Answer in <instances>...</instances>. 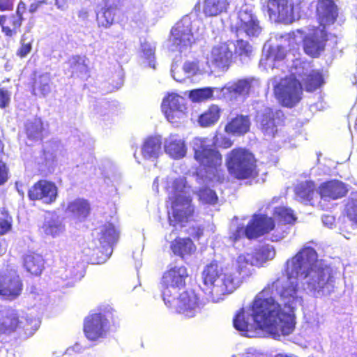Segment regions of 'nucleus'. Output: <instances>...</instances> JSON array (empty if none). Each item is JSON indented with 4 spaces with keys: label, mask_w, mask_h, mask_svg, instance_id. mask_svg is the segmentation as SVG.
<instances>
[{
    "label": "nucleus",
    "mask_w": 357,
    "mask_h": 357,
    "mask_svg": "<svg viewBox=\"0 0 357 357\" xmlns=\"http://www.w3.org/2000/svg\"><path fill=\"white\" fill-rule=\"evenodd\" d=\"M23 266L31 275L39 276L45 269V259L36 252H29L23 257Z\"/></svg>",
    "instance_id": "obj_29"
},
{
    "label": "nucleus",
    "mask_w": 357,
    "mask_h": 357,
    "mask_svg": "<svg viewBox=\"0 0 357 357\" xmlns=\"http://www.w3.org/2000/svg\"><path fill=\"white\" fill-rule=\"evenodd\" d=\"M305 89L307 92H312L324 84V78L321 73L312 70L303 79Z\"/></svg>",
    "instance_id": "obj_37"
},
{
    "label": "nucleus",
    "mask_w": 357,
    "mask_h": 357,
    "mask_svg": "<svg viewBox=\"0 0 357 357\" xmlns=\"http://www.w3.org/2000/svg\"><path fill=\"white\" fill-rule=\"evenodd\" d=\"M119 236V232L116 230L114 225L111 222L105 223L101 229L100 241L109 245H113L116 243Z\"/></svg>",
    "instance_id": "obj_39"
},
{
    "label": "nucleus",
    "mask_w": 357,
    "mask_h": 357,
    "mask_svg": "<svg viewBox=\"0 0 357 357\" xmlns=\"http://www.w3.org/2000/svg\"><path fill=\"white\" fill-rule=\"evenodd\" d=\"M44 126L40 119H34L25 126V133L29 139L32 141L40 140L44 138Z\"/></svg>",
    "instance_id": "obj_34"
},
{
    "label": "nucleus",
    "mask_w": 357,
    "mask_h": 357,
    "mask_svg": "<svg viewBox=\"0 0 357 357\" xmlns=\"http://www.w3.org/2000/svg\"><path fill=\"white\" fill-rule=\"evenodd\" d=\"M317 189L315 183L312 181H305L298 183L294 188L296 195L305 201L313 199Z\"/></svg>",
    "instance_id": "obj_35"
},
{
    "label": "nucleus",
    "mask_w": 357,
    "mask_h": 357,
    "mask_svg": "<svg viewBox=\"0 0 357 357\" xmlns=\"http://www.w3.org/2000/svg\"><path fill=\"white\" fill-rule=\"evenodd\" d=\"M8 167L5 162L0 159V185L5 183L8 179Z\"/></svg>",
    "instance_id": "obj_53"
},
{
    "label": "nucleus",
    "mask_w": 357,
    "mask_h": 357,
    "mask_svg": "<svg viewBox=\"0 0 357 357\" xmlns=\"http://www.w3.org/2000/svg\"><path fill=\"white\" fill-rule=\"evenodd\" d=\"M330 33L324 26H313L303 38L304 52L312 58H318L324 52Z\"/></svg>",
    "instance_id": "obj_8"
},
{
    "label": "nucleus",
    "mask_w": 357,
    "mask_h": 357,
    "mask_svg": "<svg viewBox=\"0 0 357 357\" xmlns=\"http://www.w3.org/2000/svg\"><path fill=\"white\" fill-rule=\"evenodd\" d=\"M316 17L319 26L326 27L335 23L338 17V8L333 0H318Z\"/></svg>",
    "instance_id": "obj_19"
},
{
    "label": "nucleus",
    "mask_w": 357,
    "mask_h": 357,
    "mask_svg": "<svg viewBox=\"0 0 357 357\" xmlns=\"http://www.w3.org/2000/svg\"><path fill=\"white\" fill-rule=\"evenodd\" d=\"M285 57V54L282 50V48H278V52L274 55V60H282Z\"/></svg>",
    "instance_id": "obj_57"
},
{
    "label": "nucleus",
    "mask_w": 357,
    "mask_h": 357,
    "mask_svg": "<svg viewBox=\"0 0 357 357\" xmlns=\"http://www.w3.org/2000/svg\"><path fill=\"white\" fill-rule=\"evenodd\" d=\"M23 282L17 271L0 273V296L3 300L12 301L20 297L23 291Z\"/></svg>",
    "instance_id": "obj_11"
},
{
    "label": "nucleus",
    "mask_w": 357,
    "mask_h": 357,
    "mask_svg": "<svg viewBox=\"0 0 357 357\" xmlns=\"http://www.w3.org/2000/svg\"><path fill=\"white\" fill-rule=\"evenodd\" d=\"M275 357H293V356H288V355L284 354H278L275 355Z\"/></svg>",
    "instance_id": "obj_61"
},
{
    "label": "nucleus",
    "mask_w": 357,
    "mask_h": 357,
    "mask_svg": "<svg viewBox=\"0 0 357 357\" xmlns=\"http://www.w3.org/2000/svg\"><path fill=\"white\" fill-rule=\"evenodd\" d=\"M161 108L167 119L177 124L185 114V99L177 93H169L163 98Z\"/></svg>",
    "instance_id": "obj_14"
},
{
    "label": "nucleus",
    "mask_w": 357,
    "mask_h": 357,
    "mask_svg": "<svg viewBox=\"0 0 357 357\" xmlns=\"http://www.w3.org/2000/svg\"><path fill=\"white\" fill-rule=\"evenodd\" d=\"M214 89L212 87H204L191 90L189 97L194 102H206L213 98Z\"/></svg>",
    "instance_id": "obj_41"
},
{
    "label": "nucleus",
    "mask_w": 357,
    "mask_h": 357,
    "mask_svg": "<svg viewBox=\"0 0 357 357\" xmlns=\"http://www.w3.org/2000/svg\"><path fill=\"white\" fill-rule=\"evenodd\" d=\"M114 8L111 7L103 8L102 12L97 15L98 26L104 28L109 27L114 22Z\"/></svg>",
    "instance_id": "obj_44"
},
{
    "label": "nucleus",
    "mask_w": 357,
    "mask_h": 357,
    "mask_svg": "<svg viewBox=\"0 0 357 357\" xmlns=\"http://www.w3.org/2000/svg\"><path fill=\"white\" fill-rule=\"evenodd\" d=\"M356 129H357V127H356Z\"/></svg>",
    "instance_id": "obj_62"
},
{
    "label": "nucleus",
    "mask_w": 357,
    "mask_h": 357,
    "mask_svg": "<svg viewBox=\"0 0 357 357\" xmlns=\"http://www.w3.org/2000/svg\"><path fill=\"white\" fill-rule=\"evenodd\" d=\"M10 102V93L6 89L0 87V108L5 109Z\"/></svg>",
    "instance_id": "obj_51"
},
{
    "label": "nucleus",
    "mask_w": 357,
    "mask_h": 357,
    "mask_svg": "<svg viewBox=\"0 0 357 357\" xmlns=\"http://www.w3.org/2000/svg\"><path fill=\"white\" fill-rule=\"evenodd\" d=\"M200 301L199 298L191 289H188L177 293L175 295V301H174L171 307L174 308L176 313L183 315L185 317H194L199 310Z\"/></svg>",
    "instance_id": "obj_13"
},
{
    "label": "nucleus",
    "mask_w": 357,
    "mask_h": 357,
    "mask_svg": "<svg viewBox=\"0 0 357 357\" xmlns=\"http://www.w3.org/2000/svg\"><path fill=\"white\" fill-rule=\"evenodd\" d=\"M274 217L284 225H294L297 218L293 211L287 207L278 206L273 211Z\"/></svg>",
    "instance_id": "obj_40"
},
{
    "label": "nucleus",
    "mask_w": 357,
    "mask_h": 357,
    "mask_svg": "<svg viewBox=\"0 0 357 357\" xmlns=\"http://www.w3.org/2000/svg\"><path fill=\"white\" fill-rule=\"evenodd\" d=\"M141 51L144 56L147 59H151L154 57L155 49L148 43L141 44Z\"/></svg>",
    "instance_id": "obj_52"
},
{
    "label": "nucleus",
    "mask_w": 357,
    "mask_h": 357,
    "mask_svg": "<svg viewBox=\"0 0 357 357\" xmlns=\"http://www.w3.org/2000/svg\"><path fill=\"white\" fill-rule=\"evenodd\" d=\"M173 44L178 47L180 52L190 47L194 42L193 34L190 29L183 23H177L171 31Z\"/></svg>",
    "instance_id": "obj_23"
},
{
    "label": "nucleus",
    "mask_w": 357,
    "mask_h": 357,
    "mask_svg": "<svg viewBox=\"0 0 357 357\" xmlns=\"http://www.w3.org/2000/svg\"><path fill=\"white\" fill-rule=\"evenodd\" d=\"M45 4H47L46 0H40L33 2L29 5V12L33 14L37 12Z\"/></svg>",
    "instance_id": "obj_55"
},
{
    "label": "nucleus",
    "mask_w": 357,
    "mask_h": 357,
    "mask_svg": "<svg viewBox=\"0 0 357 357\" xmlns=\"http://www.w3.org/2000/svg\"><path fill=\"white\" fill-rule=\"evenodd\" d=\"M188 275V269L184 266H174L164 273L162 278V297L167 307L172 306L175 295L185 286Z\"/></svg>",
    "instance_id": "obj_5"
},
{
    "label": "nucleus",
    "mask_w": 357,
    "mask_h": 357,
    "mask_svg": "<svg viewBox=\"0 0 357 357\" xmlns=\"http://www.w3.org/2000/svg\"><path fill=\"white\" fill-rule=\"evenodd\" d=\"M20 46L16 51V55L20 58L26 57L32 50V41L25 43L23 37L20 39Z\"/></svg>",
    "instance_id": "obj_50"
},
{
    "label": "nucleus",
    "mask_w": 357,
    "mask_h": 357,
    "mask_svg": "<svg viewBox=\"0 0 357 357\" xmlns=\"http://www.w3.org/2000/svg\"><path fill=\"white\" fill-rule=\"evenodd\" d=\"M317 257L313 248L303 247L285 262L287 279L277 278L254 298L250 310L257 328L266 331L274 338L293 332L298 285L291 278L307 279L308 289L315 296L330 295L334 291L333 269L328 265L318 264Z\"/></svg>",
    "instance_id": "obj_1"
},
{
    "label": "nucleus",
    "mask_w": 357,
    "mask_h": 357,
    "mask_svg": "<svg viewBox=\"0 0 357 357\" xmlns=\"http://www.w3.org/2000/svg\"><path fill=\"white\" fill-rule=\"evenodd\" d=\"M12 227V218L4 208L0 211V235H3L10 230Z\"/></svg>",
    "instance_id": "obj_47"
},
{
    "label": "nucleus",
    "mask_w": 357,
    "mask_h": 357,
    "mask_svg": "<svg viewBox=\"0 0 357 357\" xmlns=\"http://www.w3.org/2000/svg\"><path fill=\"white\" fill-rule=\"evenodd\" d=\"M165 151L174 159H181L185 156L187 146L183 139L177 136H169L165 140Z\"/></svg>",
    "instance_id": "obj_28"
},
{
    "label": "nucleus",
    "mask_w": 357,
    "mask_h": 357,
    "mask_svg": "<svg viewBox=\"0 0 357 357\" xmlns=\"http://www.w3.org/2000/svg\"><path fill=\"white\" fill-rule=\"evenodd\" d=\"M285 114L281 109H273L270 107L265 108L257 116L259 129L264 135L271 137H275L279 130L285 126Z\"/></svg>",
    "instance_id": "obj_9"
},
{
    "label": "nucleus",
    "mask_w": 357,
    "mask_h": 357,
    "mask_svg": "<svg viewBox=\"0 0 357 357\" xmlns=\"http://www.w3.org/2000/svg\"><path fill=\"white\" fill-rule=\"evenodd\" d=\"M41 229L47 236H55L61 231V224L55 220H48L43 222Z\"/></svg>",
    "instance_id": "obj_45"
},
{
    "label": "nucleus",
    "mask_w": 357,
    "mask_h": 357,
    "mask_svg": "<svg viewBox=\"0 0 357 357\" xmlns=\"http://www.w3.org/2000/svg\"><path fill=\"white\" fill-rule=\"evenodd\" d=\"M26 9L25 2L20 0L15 13L0 15V28L6 38H13L21 31Z\"/></svg>",
    "instance_id": "obj_10"
},
{
    "label": "nucleus",
    "mask_w": 357,
    "mask_h": 357,
    "mask_svg": "<svg viewBox=\"0 0 357 357\" xmlns=\"http://www.w3.org/2000/svg\"><path fill=\"white\" fill-rule=\"evenodd\" d=\"M250 126L251 121L248 115L237 114L227 121L224 130L232 135L243 136L250 131Z\"/></svg>",
    "instance_id": "obj_24"
},
{
    "label": "nucleus",
    "mask_w": 357,
    "mask_h": 357,
    "mask_svg": "<svg viewBox=\"0 0 357 357\" xmlns=\"http://www.w3.org/2000/svg\"><path fill=\"white\" fill-rule=\"evenodd\" d=\"M275 227L273 218L265 214H255L248 223L249 240L256 239L270 233Z\"/></svg>",
    "instance_id": "obj_15"
},
{
    "label": "nucleus",
    "mask_w": 357,
    "mask_h": 357,
    "mask_svg": "<svg viewBox=\"0 0 357 357\" xmlns=\"http://www.w3.org/2000/svg\"><path fill=\"white\" fill-rule=\"evenodd\" d=\"M66 212L79 221L84 220L91 213L90 203L84 198H77L68 203Z\"/></svg>",
    "instance_id": "obj_27"
},
{
    "label": "nucleus",
    "mask_w": 357,
    "mask_h": 357,
    "mask_svg": "<svg viewBox=\"0 0 357 357\" xmlns=\"http://www.w3.org/2000/svg\"><path fill=\"white\" fill-rule=\"evenodd\" d=\"M344 211L350 221L357 223V197L348 200L345 204Z\"/></svg>",
    "instance_id": "obj_48"
},
{
    "label": "nucleus",
    "mask_w": 357,
    "mask_h": 357,
    "mask_svg": "<svg viewBox=\"0 0 357 357\" xmlns=\"http://www.w3.org/2000/svg\"><path fill=\"white\" fill-rule=\"evenodd\" d=\"M261 31L257 17L247 9L238 13L236 32L243 31L248 36H257Z\"/></svg>",
    "instance_id": "obj_17"
},
{
    "label": "nucleus",
    "mask_w": 357,
    "mask_h": 357,
    "mask_svg": "<svg viewBox=\"0 0 357 357\" xmlns=\"http://www.w3.org/2000/svg\"><path fill=\"white\" fill-rule=\"evenodd\" d=\"M51 83L50 73L34 70L30 77L29 88L33 96L45 98L51 92Z\"/></svg>",
    "instance_id": "obj_18"
},
{
    "label": "nucleus",
    "mask_w": 357,
    "mask_h": 357,
    "mask_svg": "<svg viewBox=\"0 0 357 357\" xmlns=\"http://www.w3.org/2000/svg\"><path fill=\"white\" fill-rule=\"evenodd\" d=\"M274 94L281 105L292 108L302 99V84L294 75L286 76L274 87Z\"/></svg>",
    "instance_id": "obj_6"
},
{
    "label": "nucleus",
    "mask_w": 357,
    "mask_h": 357,
    "mask_svg": "<svg viewBox=\"0 0 357 357\" xmlns=\"http://www.w3.org/2000/svg\"><path fill=\"white\" fill-rule=\"evenodd\" d=\"M253 52L252 45L247 40L243 39H238L234 44V53L241 59L244 58H250Z\"/></svg>",
    "instance_id": "obj_42"
},
{
    "label": "nucleus",
    "mask_w": 357,
    "mask_h": 357,
    "mask_svg": "<svg viewBox=\"0 0 357 357\" xmlns=\"http://www.w3.org/2000/svg\"><path fill=\"white\" fill-rule=\"evenodd\" d=\"M197 195L199 200L204 204L214 205L218 200L215 191L207 186L200 188L197 190Z\"/></svg>",
    "instance_id": "obj_43"
},
{
    "label": "nucleus",
    "mask_w": 357,
    "mask_h": 357,
    "mask_svg": "<svg viewBox=\"0 0 357 357\" xmlns=\"http://www.w3.org/2000/svg\"><path fill=\"white\" fill-rule=\"evenodd\" d=\"M18 311L12 307L0 310V333L11 334L21 327Z\"/></svg>",
    "instance_id": "obj_20"
},
{
    "label": "nucleus",
    "mask_w": 357,
    "mask_h": 357,
    "mask_svg": "<svg viewBox=\"0 0 357 357\" xmlns=\"http://www.w3.org/2000/svg\"><path fill=\"white\" fill-rule=\"evenodd\" d=\"M204 285L210 289V294L217 298L234 292L240 284L238 277L222 266L218 260L207 264L202 271Z\"/></svg>",
    "instance_id": "obj_3"
},
{
    "label": "nucleus",
    "mask_w": 357,
    "mask_h": 357,
    "mask_svg": "<svg viewBox=\"0 0 357 357\" xmlns=\"http://www.w3.org/2000/svg\"><path fill=\"white\" fill-rule=\"evenodd\" d=\"M348 192V185L337 179L329 180L322 183L319 186L318 190L321 198L327 201L343 198L347 195Z\"/></svg>",
    "instance_id": "obj_16"
},
{
    "label": "nucleus",
    "mask_w": 357,
    "mask_h": 357,
    "mask_svg": "<svg viewBox=\"0 0 357 357\" xmlns=\"http://www.w3.org/2000/svg\"><path fill=\"white\" fill-rule=\"evenodd\" d=\"M203 235V229L200 227L195 228V231L192 234L193 238H199L200 236Z\"/></svg>",
    "instance_id": "obj_58"
},
{
    "label": "nucleus",
    "mask_w": 357,
    "mask_h": 357,
    "mask_svg": "<svg viewBox=\"0 0 357 357\" xmlns=\"http://www.w3.org/2000/svg\"><path fill=\"white\" fill-rule=\"evenodd\" d=\"M234 328L241 332H248L249 331L250 324L245 319V311L241 308L233 319Z\"/></svg>",
    "instance_id": "obj_46"
},
{
    "label": "nucleus",
    "mask_w": 357,
    "mask_h": 357,
    "mask_svg": "<svg viewBox=\"0 0 357 357\" xmlns=\"http://www.w3.org/2000/svg\"><path fill=\"white\" fill-rule=\"evenodd\" d=\"M15 0H0V11H11L13 10Z\"/></svg>",
    "instance_id": "obj_54"
},
{
    "label": "nucleus",
    "mask_w": 357,
    "mask_h": 357,
    "mask_svg": "<svg viewBox=\"0 0 357 357\" xmlns=\"http://www.w3.org/2000/svg\"><path fill=\"white\" fill-rule=\"evenodd\" d=\"M226 166L230 175L238 180L258 176L257 160L254 154L245 148L236 147L228 152Z\"/></svg>",
    "instance_id": "obj_4"
},
{
    "label": "nucleus",
    "mask_w": 357,
    "mask_h": 357,
    "mask_svg": "<svg viewBox=\"0 0 357 357\" xmlns=\"http://www.w3.org/2000/svg\"><path fill=\"white\" fill-rule=\"evenodd\" d=\"M192 150L193 158L198 164L194 174L198 178L205 177L209 181L224 183L226 175L222 155L215 144L208 138L197 137L193 140Z\"/></svg>",
    "instance_id": "obj_2"
},
{
    "label": "nucleus",
    "mask_w": 357,
    "mask_h": 357,
    "mask_svg": "<svg viewBox=\"0 0 357 357\" xmlns=\"http://www.w3.org/2000/svg\"><path fill=\"white\" fill-rule=\"evenodd\" d=\"M169 248L172 253L183 260L194 255L197 246L190 237H176L170 242Z\"/></svg>",
    "instance_id": "obj_22"
},
{
    "label": "nucleus",
    "mask_w": 357,
    "mask_h": 357,
    "mask_svg": "<svg viewBox=\"0 0 357 357\" xmlns=\"http://www.w3.org/2000/svg\"><path fill=\"white\" fill-rule=\"evenodd\" d=\"M55 1L59 8L63 9L67 6L66 0H55Z\"/></svg>",
    "instance_id": "obj_59"
},
{
    "label": "nucleus",
    "mask_w": 357,
    "mask_h": 357,
    "mask_svg": "<svg viewBox=\"0 0 357 357\" xmlns=\"http://www.w3.org/2000/svg\"><path fill=\"white\" fill-rule=\"evenodd\" d=\"M113 309L106 307L99 312L86 316L84 320L83 330L85 336L89 340H96L106 334L109 318L113 319Z\"/></svg>",
    "instance_id": "obj_7"
},
{
    "label": "nucleus",
    "mask_w": 357,
    "mask_h": 357,
    "mask_svg": "<svg viewBox=\"0 0 357 357\" xmlns=\"http://www.w3.org/2000/svg\"><path fill=\"white\" fill-rule=\"evenodd\" d=\"M3 149H4V145L2 142V141L0 139V159H2V156L4 154Z\"/></svg>",
    "instance_id": "obj_60"
},
{
    "label": "nucleus",
    "mask_w": 357,
    "mask_h": 357,
    "mask_svg": "<svg viewBox=\"0 0 357 357\" xmlns=\"http://www.w3.org/2000/svg\"><path fill=\"white\" fill-rule=\"evenodd\" d=\"M267 7L270 15H278L283 19L294 16V0H268Z\"/></svg>",
    "instance_id": "obj_26"
},
{
    "label": "nucleus",
    "mask_w": 357,
    "mask_h": 357,
    "mask_svg": "<svg viewBox=\"0 0 357 357\" xmlns=\"http://www.w3.org/2000/svg\"><path fill=\"white\" fill-rule=\"evenodd\" d=\"M222 109L220 106L211 104L198 118L200 126L206 128L215 125L220 119Z\"/></svg>",
    "instance_id": "obj_31"
},
{
    "label": "nucleus",
    "mask_w": 357,
    "mask_h": 357,
    "mask_svg": "<svg viewBox=\"0 0 357 357\" xmlns=\"http://www.w3.org/2000/svg\"><path fill=\"white\" fill-rule=\"evenodd\" d=\"M248 229V225L245 227L243 225L238 226L234 231L230 233L229 239L233 243H236L244 237L249 239Z\"/></svg>",
    "instance_id": "obj_49"
},
{
    "label": "nucleus",
    "mask_w": 357,
    "mask_h": 357,
    "mask_svg": "<svg viewBox=\"0 0 357 357\" xmlns=\"http://www.w3.org/2000/svg\"><path fill=\"white\" fill-rule=\"evenodd\" d=\"M211 61L218 68H228L232 61L233 52L227 43H220L211 50Z\"/></svg>",
    "instance_id": "obj_25"
},
{
    "label": "nucleus",
    "mask_w": 357,
    "mask_h": 357,
    "mask_svg": "<svg viewBox=\"0 0 357 357\" xmlns=\"http://www.w3.org/2000/svg\"><path fill=\"white\" fill-rule=\"evenodd\" d=\"M250 89V81L247 79H242L231 84L227 88V91L231 96L236 98L238 96H247Z\"/></svg>",
    "instance_id": "obj_38"
},
{
    "label": "nucleus",
    "mask_w": 357,
    "mask_h": 357,
    "mask_svg": "<svg viewBox=\"0 0 357 357\" xmlns=\"http://www.w3.org/2000/svg\"><path fill=\"white\" fill-rule=\"evenodd\" d=\"M86 58L79 54L70 56L66 61L67 73L70 77H78L89 73V68L86 63Z\"/></svg>",
    "instance_id": "obj_30"
},
{
    "label": "nucleus",
    "mask_w": 357,
    "mask_h": 357,
    "mask_svg": "<svg viewBox=\"0 0 357 357\" xmlns=\"http://www.w3.org/2000/svg\"><path fill=\"white\" fill-rule=\"evenodd\" d=\"M28 197L31 201H40L46 205L54 204L59 197V189L54 182L40 179L29 189Z\"/></svg>",
    "instance_id": "obj_12"
},
{
    "label": "nucleus",
    "mask_w": 357,
    "mask_h": 357,
    "mask_svg": "<svg viewBox=\"0 0 357 357\" xmlns=\"http://www.w3.org/2000/svg\"><path fill=\"white\" fill-rule=\"evenodd\" d=\"M233 145V141L227 136H222L219 146L222 149H229Z\"/></svg>",
    "instance_id": "obj_56"
},
{
    "label": "nucleus",
    "mask_w": 357,
    "mask_h": 357,
    "mask_svg": "<svg viewBox=\"0 0 357 357\" xmlns=\"http://www.w3.org/2000/svg\"><path fill=\"white\" fill-rule=\"evenodd\" d=\"M229 5L228 0H204L203 11L206 16H216L226 12Z\"/></svg>",
    "instance_id": "obj_33"
},
{
    "label": "nucleus",
    "mask_w": 357,
    "mask_h": 357,
    "mask_svg": "<svg viewBox=\"0 0 357 357\" xmlns=\"http://www.w3.org/2000/svg\"><path fill=\"white\" fill-rule=\"evenodd\" d=\"M162 146L161 140L155 137H147L142 146V154L146 159L158 158Z\"/></svg>",
    "instance_id": "obj_32"
},
{
    "label": "nucleus",
    "mask_w": 357,
    "mask_h": 357,
    "mask_svg": "<svg viewBox=\"0 0 357 357\" xmlns=\"http://www.w3.org/2000/svg\"><path fill=\"white\" fill-rule=\"evenodd\" d=\"M191 200L186 199L185 202H176L172 206V215H168V220L170 225L175 227L178 224L187 222L193 216L195 208L191 204Z\"/></svg>",
    "instance_id": "obj_21"
},
{
    "label": "nucleus",
    "mask_w": 357,
    "mask_h": 357,
    "mask_svg": "<svg viewBox=\"0 0 357 357\" xmlns=\"http://www.w3.org/2000/svg\"><path fill=\"white\" fill-rule=\"evenodd\" d=\"M253 253H245L239 255L236 259V272L238 273L240 283L244 275H248L249 267L254 265L253 259H255ZM236 277V275H234Z\"/></svg>",
    "instance_id": "obj_36"
}]
</instances>
